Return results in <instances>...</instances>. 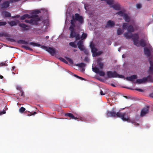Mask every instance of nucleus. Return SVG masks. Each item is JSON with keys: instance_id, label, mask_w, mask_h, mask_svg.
<instances>
[{"instance_id": "nucleus-1", "label": "nucleus", "mask_w": 153, "mask_h": 153, "mask_svg": "<svg viewBox=\"0 0 153 153\" xmlns=\"http://www.w3.org/2000/svg\"><path fill=\"white\" fill-rule=\"evenodd\" d=\"M72 19L71 21V25L69 29L71 31L70 37L71 38H75L76 40L79 39L81 40L86 38L87 36V34L83 33L82 36L80 37L78 33L76 32V31L78 29L79 24H82L83 22V17L78 13H76L75 16L72 15Z\"/></svg>"}, {"instance_id": "nucleus-2", "label": "nucleus", "mask_w": 153, "mask_h": 153, "mask_svg": "<svg viewBox=\"0 0 153 153\" xmlns=\"http://www.w3.org/2000/svg\"><path fill=\"white\" fill-rule=\"evenodd\" d=\"M47 13V10L45 9L34 10L31 11L30 14H32L31 16L27 14H25L22 16L21 19L24 20L27 18V19L25 20L26 22L33 25L37 24L40 20V18L38 17L37 14L39 13L46 14Z\"/></svg>"}, {"instance_id": "nucleus-3", "label": "nucleus", "mask_w": 153, "mask_h": 153, "mask_svg": "<svg viewBox=\"0 0 153 153\" xmlns=\"http://www.w3.org/2000/svg\"><path fill=\"white\" fill-rule=\"evenodd\" d=\"M47 13V10L45 9L34 10L31 11L30 14H32L31 16L27 14H25L22 16L21 19L24 20L27 18V19L25 20L26 22L33 25L37 24L40 20V18L38 17L37 14L39 13L46 14Z\"/></svg>"}, {"instance_id": "nucleus-4", "label": "nucleus", "mask_w": 153, "mask_h": 153, "mask_svg": "<svg viewBox=\"0 0 153 153\" xmlns=\"http://www.w3.org/2000/svg\"><path fill=\"white\" fill-rule=\"evenodd\" d=\"M29 44L33 46H37L41 47L42 48L45 50L46 51L49 52L52 56H54L57 52L56 51L54 48L51 47H47L45 46H42L40 44L33 42H30Z\"/></svg>"}, {"instance_id": "nucleus-5", "label": "nucleus", "mask_w": 153, "mask_h": 153, "mask_svg": "<svg viewBox=\"0 0 153 153\" xmlns=\"http://www.w3.org/2000/svg\"><path fill=\"white\" fill-rule=\"evenodd\" d=\"M134 36L136 38L134 39V45L137 46H141L143 47L145 46V43L143 39H141L140 41L138 40L139 36L137 34H135Z\"/></svg>"}, {"instance_id": "nucleus-6", "label": "nucleus", "mask_w": 153, "mask_h": 153, "mask_svg": "<svg viewBox=\"0 0 153 153\" xmlns=\"http://www.w3.org/2000/svg\"><path fill=\"white\" fill-rule=\"evenodd\" d=\"M107 74L109 78L119 77L121 78H124V76L123 75L118 74L116 72L108 71L107 72Z\"/></svg>"}, {"instance_id": "nucleus-7", "label": "nucleus", "mask_w": 153, "mask_h": 153, "mask_svg": "<svg viewBox=\"0 0 153 153\" xmlns=\"http://www.w3.org/2000/svg\"><path fill=\"white\" fill-rule=\"evenodd\" d=\"M116 115L117 117L121 118L123 121H127L128 122H130V120L128 113H123L122 114L118 112L117 113Z\"/></svg>"}, {"instance_id": "nucleus-8", "label": "nucleus", "mask_w": 153, "mask_h": 153, "mask_svg": "<svg viewBox=\"0 0 153 153\" xmlns=\"http://www.w3.org/2000/svg\"><path fill=\"white\" fill-rule=\"evenodd\" d=\"M116 14L120 16H123V19L126 22H129L130 21V17L127 14L125 13L124 11H120L117 13Z\"/></svg>"}, {"instance_id": "nucleus-9", "label": "nucleus", "mask_w": 153, "mask_h": 153, "mask_svg": "<svg viewBox=\"0 0 153 153\" xmlns=\"http://www.w3.org/2000/svg\"><path fill=\"white\" fill-rule=\"evenodd\" d=\"M90 46L91 48L92 52L93 53V57H95L97 55H99L102 53V51L97 52V49L93 45L92 43L91 44Z\"/></svg>"}, {"instance_id": "nucleus-10", "label": "nucleus", "mask_w": 153, "mask_h": 153, "mask_svg": "<svg viewBox=\"0 0 153 153\" xmlns=\"http://www.w3.org/2000/svg\"><path fill=\"white\" fill-rule=\"evenodd\" d=\"M92 69L94 72L99 74L100 76H104L105 75L104 72L100 70L97 66H95L94 64L92 65Z\"/></svg>"}, {"instance_id": "nucleus-11", "label": "nucleus", "mask_w": 153, "mask_h": 153, "mask_svg": "<svg viewBox=\"0 0 153 153\" xmlns=\"http://www.w3.org/2000/svg\"><path fill=\"white\" fill-rule=\"evenodd\" d=\"M83 41L82 40H80L77 43L78 48L81 51H83L86 54H88V51L84 47L83 43Z\"/></svg>"}, {"instance_id": "nucleus-12", "label": "nucleus", "mask_w": 153, "mask_h": 153, "mask_svg": "<svg viewBox=\"0 0 153 153\" xmlns=\"http://www.w3.org/2000/svg\"><path fill=\"white\" fill-rule=\"evenodd\" d=\"M152 48L149 46V48L146 47L144 48V53L147 56H150L151 55V52L152 51Z\"/></svg>"}, {"instance_id": "nucleus-13", "label": "nucleus", "mask_w": 153, "mask_h": 153, "mask_svg": "<svg viewBox=\"0 0 153 153\" xmlns=\"http://www.w3.org/2000/svg\"><path fill=\"white\" fill-rule=\"evenodd\" d=\"M135 34H132L131 32L128 31L127 32L125 33L124 35V37L127 39H130L132 38V40L134 41V39L135 38V39H136L134 36Z\"/></svg>"}, {"instance_id": "nucleus-14", "label": "nucleus", "mask_w": 153, "mask_h": 153, "mask_svg": "<svg viewBox=\"0 0 153 153\" xmlns=\"http://www.w3.org/2000/svg\"><path fill=\"white\" fill-rule=\"evenodd\" d=\"M127 25V23H124L123 25V29L119 28L117 30V34L118 35H120L123 34L124 32V30L126 28Z\"/></svg>"}, {"instance_id": "nucleus-15", "label": "nucleus", "mask_w": 153, "mask_h": 153, "mask_svg": "<svg viewBox=\"0 0 153 153\" xmlns=\"http://www.w3.org/2000/svg\"><path fill=\"white\" fill-rule=\"evenodd\" d=\"M13 2V0L5 1L0 5L1 7V8H7L9 6V4L10 3H12Z\"/></svg>"}, {"instance_id": "nucleus-16", "label": "nucleus", "mask_w": 153, "mask_h": 153, "mask_svg": "<svg viewBox=\"0 0 153 153\" xmlns=\"http://www.w3.org/2000/svg\"><path fill=\"white\" fill-rule=\"evenodd\" d=\"M49 23L48 20H45L44 22V25L42 27V30L44 32L46 31L49 25Z\"/></svg>"}, {"instance_id": "nucleus-17", "label": "nucleus", "mask_w": 153, "mask_h": 153, "mask_svg": "<svg viewBox=\"0 0 153 153\" xmlns=\"http://www.w3.org/2000/svg\"><path fill=\"white\" fill-rule=\"evenodd\" d=\"M102 60V59L101 58H99L97 59V65L101 69H102L104 66V63L101 62Z\"/></svg>"}, {"instance_id": "nucleus-18", "label": "nucleus", "mask_w": 153, "mask_h": 153, "mask_svg": "<svg viewBox=\"0 0 153 153\" xmlns=\"http://www.w3.org/2000/svg\"><path fill=\"white\" fill-rule=\"evenodd\" d=\"M148 111L149 109L148 107H147L143 108L141 111L140 116L142 117L145 116L148 113Z\"/></svg>"}, {"instance_id": "nucleus-19", "label": "nucleus", "mask_w": 153, "mask_h": 153, "mask_svg": "<svg viewBox=\"0 0 153 153\" xmlns=\"http://www.w3.org/2000/svg\"><path fill=\"white\" fill-rule=\"evenodd\" d=\"M117 114L114 111H107L106 117H114L117 116Z\"/></svg>"}, {"instance_id": "nucleus-20", "label": "nucleus", "mask_w": 153, "mask_h": 153, "mask_svg": "<svg viewBox=\"0 0 153 153\" xmlns=\"http://www.w3.org/2000/svg\"><path fill=\"white\" fill-rule=\"evenodd\" d=\"M111 7H112L114 9L116 10H119L120 9V6L118 3H117L112 5L111 6Z\"/></svg>"}, {"instance_id": "nucleus-21", "label": "nucleus", "mask_w": 153, "mask_h": 153, "mask_svg": "<svg viewBox=\"0 0 153 153\" xmlns=\"http://www.w3.org/2000/svg\"><path fill=\"white\" fill-rule=\"evenodd\" d=\"M146 79V82H153V78L151 76L149 75L147 77H144Z\"/></svg>"}, {"instance_id": "nucleus-22", "label": "nucleus", "mask_w": 153, "mask_h": 153, "mask_svg": "<svg viewBox=\"0 0 153 153\" xmlns=\"http://www.w3.org/2000/svg\"><path fill=\"white\" fill-rule=\"evenodd\" d=\"M114 22L113 21L109 20L107 22L106 27H112L114 26Z\"/></svg>"}, {"instance_id": "nucleus-23", "label": "nucleus", "mask_w": 153, "mask_h": 153, "mask_svg": "<svg viewBox=\"0 0 153 153\" xmlns=\"http://www.w3.org/2000/svg\"><path fill=\"white\" fill-rule=\"evenodd\" d=\"M137 78V75H134L131 76H130L127 77L126 78V79L128 80L133 81Z\"/></svg>"}, {"instance_id": "nucleus-24", "label": "nucleus", "mask_w": 153, "mask_h": 153, "mask_svg": "<svg viewBox=\"0 0 153 153\" xmlns=\"http://www.w3.org/2000/svg\"><path fill=\"white\" fill-rule=\"evenodd\" d=\"M126 28H127V31L129 32H133L134 31V29L132 25H130L129 26H128L127 25Z\"/></svg>"}, {"instance_id": "nucleus-25", "label": "nucleus", "mask_w": 153, "mask_h": 153, "mask_svg": "<svg viewBox=\"0 0 153 153\" xmlns=\"http://www.w3.org/2000/svg\"><path fill=\"white\" fill-rule=\"evenodd\" d=\"M150 66L148 71V73L150 74H153V62L150 61Z\"/></svg>"}, {"instance_id": "nucleus-26", "label": "nucleus", "mask_w": 153, "mask_h": 153, "mask_svg": "<svg viewBox=\"0 0 153 153\" xmlns=\"http://www.w3.org/2000/svg\"><path fill=\"white\" fill-rule=\"evenodd\" d=\"M146 79L144 78V77L142 79H137L136 80V82L140 84L141 83H143L146 82Z\"/></svg>"}, {"instance_id": "nucleus-27", "label": "nucleus", "mask_w": 153, "mask_h": 153, "mask_svg": "<svg viewBox=\"0 0 153 153\" xmlns=\"http://www.w3.org/2000/svg\"><path fill=\"white\" fill-rule=\"evenodd\" d=\"M65 115L66 116H68L69 117H70L72 119H78V118L76 117H75L74 116V115L70 113H68L65 114Z\"/></svg>"}, {"instance_id": "nucleus-28", "label": "nucleus", "mask_w": 153, "mask_h": 153, "mask_svg": "<svg viewBox=\"0 0 153 153\" xmlns=\"http://www.w3.org/2000/svg\"><path fill=\"white\" fill-rule=\"evenodd\" d=\"M78 42L76 43V41H75L74 42H71L69 43V45L71 46L74 47V48H76L77 45H77V43Z\"/></svg>"}, {"instance_id": "nucleus-29", "label": "nucleus", "mask_w": 153, "mask_h": 153, "mask_svg": "<svg viewBox=\"0 0 153 153\" xmlns=\"http://www.w3.org/2000/svg\"><path fill=\"white\" fill-rule=\"evenodd\" d=\"M8 23L10 24L11 26H13L16 25L17 22L16 21H12L8 22Z\"/></svg>"}, {"instance_id": "nucleus-30", "label": "nucleus", "mask_w": 153, "mask_h": 153, "mask_svg": "<svg viewBox=\"0 0 153 153\" xmlns=\"http://www.w3.org/2000/svg\"><path fill=\"white\" fill-rule=\"evenodd\" d=\"M76 65L80 68H84L86 66V64L83 63H81L79 64H78Z\"/></svg>"}, {"instance_id": "nucleus-31", "label": "nucleus", "mask_w": 153, "mask_h": 153, "mask_svg": "<svg viewBox=\"0 0 153 153\" xmlns=\"http://www.w3.org/2000/svg\"><path fill=\"white\" fill-rule=\"evenodd\" d=\"M19 26L26 30L28 29V26L24 24H20L19 25Z\"/></svg>"}, {"instance_id": "nucleus-32", "label": "nucleus", "mask_w": 153, "mask_h": 153, "mask_svg": "<svg viewBox=\"0 0 153 153\" xmlns=\"http://www.w3.org/2000/svg\"><path fill=\"white\" fill-rule=\"evenodd\" d=\"M106 3L111 6L114 3V0H107Z\"/></svg>"}, {"instance_id": "nucleus-33", "label": "nucleus", "mask_w": 153, "mask_h": 153, "mask_svg": "<svg viewBox=\"0 0 153 153\" xmlns=\"http://www.w3.org/2000/svg\"><path fill=\"white\" fill-rule=\"evenodd\" d=\"M3 14L6 17H9L11 16V14L7 12H4L3 13Z\"/></svg>"}, {"instance_id": "nucleus-34", "label": "nucleus", "mask_w": 153, "mask_h": 153, "mask_svg": "<svg viewBox=\"0 0 153 153\" xmlns=\"http://www.w3.org/2000/svg\"><path fill=\"white\" fill-rule=\"evenodd\" d=\"M22 47L26 50H32V49L28 45H23L22 46Z\"/></svg>"}, {"instance_id": "nucleus-35", "label": "nucleus", "mask_w": 153, "mask_h": 153, "mask_svg": "<svg viewBox=\"0 0 153 153\" xmlns=\"http://www.w3.org/2000/svg\"><path fill=\"white\" fill-rule=\"evenodd\" d=\"M85 8L86 10V12H88V10L89 8L91 7V6L89 5H88V4L86 5L85 4Z\"/></svg>"}, {"instance_id": "nucleus-36", "label": "nucleus", "mask_w": 153, "mask_h": 153, "mask_svg": "<svg viewBox=\"0 0 153 153\" xmlns=\"http://www.w3.org/2000/svg\"><path fill=\"white\" fill-rule=\"evenodd\" d=\"M7 61H5V62H2L0 63V67L3 66H7Z\"/></svg>"}, {"instance_id": "nucleus-37", "label": "nucleus", "mask_w": 153, "mask_h": 153, "mask_svg": "<svg viewBox=\"0 0 153 153\" xmlns=\"http://www.w3.org/2000/svg\"><path fill=\"white\" fill-rule=\"evenodd\" d=\"M66 59L71 64H73V61L72 59L70 58H68V57H67Z\"/></svg>"}, {"instance_id": "nucleus-38", "label": "nucleus", "mask_w": 153, "mask_h": 153, "mask_svg": "<svg viewBox=\"0 0 153 153\" xmlns=\"http://www.w3.org/2000/svg\"><path fill=\"white\" fill-rule=\"evenodd\" d=\"M25 108L22 107L19 109V111L20 112L22 113L25 111Z\"/></svg>"}, {"instance_id": "nucleus-39", "label": "nucleus", "mask_w": 153, "mask_h": 153, "mask_svg": "<svg viewBox=\"0 0 153 153\" xmlns=\"http://www.w3.org/2000/svg\"><path fill=\"white\" fill-rule=\"evenodd\" d=\"M59 59L60 60V61L64 62L65 63H68L67 61L65 59L62 58L60 57L59 58Z\"/></svg>"}, {"instance_id": "nucleus-40", "label": "nucleus", "mask_w": 153, "mask_h": 153, "mask_svg": "<svg viewBox=\"0 0 153 153\" xmlns=\"http://www.w3.org/2000/svg\"><path fill=\"white\" fill-rule=\"evenodd\" d=\"M106 94V92L105 91H103L102 90H101L100 94L101 95H105Z\"/></svg>"}, {"instance_id": "nucleus-41", "label": "nucleus", "mask_w": 153, "mask_h": 153, "mask_svg": "<svg viewBox=\"0 0 153 153\" xmlns=\"http://www.w3.org/2000/svg\"><path fill=\"white\" fill-rule=\"evenodd\" d=\"M136 7L137 9H140L142 7V5L141 4H136Z\"/></svg>"}, {"instance_id": "nucleus-42", "label": "nucleus", "mask_w": 153, "mask_h": 153, "mask_svg": "<svg viewBox=\"0 0 153 153\" xmlns=\"http://www.w3.org/2000/svg\"><path fill=\"white\" fill-rule=\"evenodd\" d=\"M6 24V22H0V26L5 25Z\"/></svg>"}, {"instance_id": "nucleus-43", "label": "nucleus", "mask_w": 153, "mask_h": 153, "mask_svg": "<svg viewBox=\"0 0 153 153\" xmlns=\"http://www.w3.org/2000/svg\"><path fill=\"white\" fill-rule=\"evenodd\" d=\"M74 76H75V77H77V78H79V79H81L82 80H84V79L83 78H82L81 77H79V76H77L75 74L74 75Z\"/></svg>"}, {"instance_id": "nucleus-44", "label": "nucleus", "mask_w": 153, "mask_h": 153, "mask_svg": "<svg viewBox=\"0 0 153 153\" xmlns=\"http://www.w3.org/2000/svg\"><path fill=\"white\" fill-rule=\"evenodd\" d=\"M22 44L27 45L28 44V43L27 42L25 41H22Z\"/></svg>"}, {"instance_id": "nucleus-45", "label": "nucleus", "mask_w": 153, "mask_h": 153, "mask_svg": "<svg viewBox=\"0 0 153 153\" xmlns=\"http://www.w3.org/2000/svg\"><path fill=\"white\" fill-rule=\"evenodd\" d=\"M69 15H68V13H67V18H66V20H65V22H66L68 21V20H69V19H68V16Z\"/></svg>"}, {"instance_id": "nucleus-46", "label": "nucleus", "mask_w": 153, "mask_h": 153, "mask_svg": "<svg viewBox=\"0 0 153 153\" xmlns=\"http://www.w3.org/2000/svg\"><path fill=\"white\" fill-rule=\"evenodd\" d=\"M5 113V111L4 110L0 112V115H2Z\"/></svg>"}, {"instance_id": "nucleus-47", "label": "nucleus", "mask_w": 153, "mask_h": 153, "mask_svg": "<svg viewBox=\"0 0 153 153\" xmlns=\"http://www.w3.org/2000/svg\"><path fill=\"white\" fill-rule=\"evenodd\" d=\"M89 60V59L87 57H85L84 59L85 61H86L87 62H88Z\"/></svg>"}, {"instance_id": "nucleus-48", "label": "nucleus", "mask_w": 153, "mask_h": 153, "mask_svg": "<svg viewBox=\"0 0 153 153\" xmlns=\"http://www.w3.org/2000/svg\"><path fill=\"white\" fill-rule=\"evenodd\" d=\"M136 90L138 91H140V92L143 91L142 90L140 89H136Z\"/></svg>"}, {"instance_id": "nucleus-49", "label": "nucleus", "mask_w": 153, "mask_h": 153, "mask_svg": "<svg viewBox=\"0 0 153 153\" xmlns=\"http://www.w3.org/2000/svg\"><path fill=\"white\" fill-rule=\"evenodd\" d=\"M149 96L150 97L153 98V93L150 94L149 95Z\"/></svg>"}, {"instance_id": "nucleus-50", "label": "nucleus", "mask_w": 153, "mask_h": 153, "mask_svg": "<svg viewBox=\"0 0 153 153\" xmlns=\"http://www.w3.org/2000/svg\"><path fill=\"white\" fill-rule=\"evenodd\" d=\"M19 17H20V16L16 15V16H15L14 17V18H19Z\"/></svg>"}, {"instance_id": "nucleus-51", "label": "nucleus", "mask_w": 153, "mask_h": 153, "mask_svg": "<svg viewBox=\"0 0 153 153\" xmlns=\"http://www.w3.org/2000/svg\"><path fill=\"white\" fill-rule=\"evenodd\" d=\"M82 68L81 71L82 72H83L85 71V69L84 68Z\"/></svg>"}, {"instance_id": "nucleus-52", "label": "nucleus", "mask_w": 153, "mask_h": 153, "mask_svg": "<svg viewBox=\"0 0 153 153\" xmlns=\"http://www.w3.org/2000/svg\"><path fill=\"white\" fill-rule=\"evenodd\" d=\"M134 125H138V123H134Z\"/></svg>"}, {"instance_id": "nucleus-53", "label": "nucleus", "mask_w": 153, "mask_h": 153, "mask_svg": "<svg viewBox=\"0 0 153 153\" xmlns=\"http://www.w3.org/2000/svg\"><path fill=\"white\" fill-rule=\"evenodd\" d=\"M80 120L82 121H83V118H82V117L80 119Z\"/></svg>"}, {"instance_id": "nucleus-54", "label": "nucleus", "mask_w": 153, "mask_h": 153, "mask_svg": "<svg viewBox=\"0 0 153 153\" xmlns=\"http://www.w3.org/2000/svg\"><path fill=\"white\" fill-rule=\"evenodd\" d=\"M125 55H124V54H123V55H122V57H123V58H124V57H125Z\"/></svg>"}, {"instance_id": "nucleus-55", "label": "nucleus", "mask_w": 153, "mask_h": 153, "mask_svg": "<svg viewBox=\"0 0 153 153\" xmlns=\"http://www.w3.org/2000/svg\"><path fill=\"white\" fill-rule=\"evenodd\" d=\"M15 66H13V67H12V69H13V70H14L15 69Z\"/></svg>"}, {"instance_id": "nucleus-56", "label": "nucleus", "mask_w": 153, "mask_h": 153, "mask_svg": "<svg viewBox=\"0 0 153 153\" xmlns=\"http://www.w3.org/2000/svg\"><path fill=\"white\" fill-rule=\"evenodd\" d=\"M0 78H1V79H2V78H3V76H1H1H0Z\"/></svg>"}, {"instance_id": "nucleus-57", "label": "nucleus", "mask_w": 153, "mask_h": 153, "mask_svg": "<svg viewBox=\"0 0 153 153\" xmlns=\"http://www.w3.org/2000/svg\"><path fill=\"white\" fill-rule=\"evenodd\" d=\"M49 38V36H46V38L47 39H48V38Z\"/></svg>"}, {"instance_id": "nucleus-58", "label": "nucleus", "mask_w": 153, "mask_h": 153, "mask_svg": "<svg viewBox=\"0 0 153 153\" xmlns=\"http://www.w3.org/2000/svg\"><path fill=\"white\" fill-rule=\"evenodd\" d=\"M111 85L113 86H114V87L115 86V85H114V84H111Z\"/></svg>"}, {"instance_id": "nucleus-59", "label": "nucleus", "mask_w": 153, "mask_h": 153, "mask_svg": "<svg viewBox=\"0 0 153 153\" xmlns=\"http://www.w3.org/2000/svg\"><path fill=\"white\" fill-rule=\"evenodd\" d=\"M36 112H34V114H31V115H33V114H36Z\"/></svg>"}, {"instance_id": "nucleus-60", "label": "nucleus", "mask_w": 153, "mask_h": 153, "mask_svg": "<svg viewBox=\"0 0 153 153\" xmlns=\"http://www.w3.org/2000/svg\"><path fill=\"white\" fill-rule=\"evenodd\" d=\"M101 1H106L107 0H101Z\"/></svg>"}, {"instance_id": "nucleus-61", "label": "nucleus", "mask_w": 153, "mask_h": 153, "mask_svg": "<svg viewBox=\"0 0 153 153\" xmlns=\"http://www.w3.org/2000/svg\"><path fill=\"white\" fill-rule=\"evenodd\" d=\"M19 88H19H18V87H17V89H19H19H20Z\"/></svg>"}, {"instance_id": "nucleus-62", "label": "nucleus", "mask_w": 153, "mask_h": 153, "mask_svg": "<svg viewBox=\"0 0 153 153\" xmlns=\"http://www.w3.org/2000/svg\"><path fill=\"white\" fill-rule=\"evenodd\" d=\"M120 49H119V50H118L120 52Z\"/></svg>"}, {"instance_id": "nucleus-63", "label": "nucleus", "mask_w": 153, "mask_h": 153, "mask_svg": "<svg viewBox=\"0 0 153 153\" xmlns=\"http://www.w3.org/2000/svg\"><path fill=\"white\" fill-rule=\"evenodd\" d=\"M23 95V93H22V94H21V96H22Z\"/></svg>"}, {"instance_id": "nucleus-64", "label": "nucleus", "mask_w": 153, "mask_h": 153, "mask_svg": "<svg viewBox=\"0 0 153 153\" xmlns=\"http://www.w3.org/2000/svg\"><path fill=\"white\" fill-rule=\"evenodd\" d=\"M12 73H13V74H15V73H14L13 72Z\"/></svg>"}]
</instances>
